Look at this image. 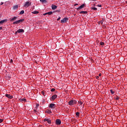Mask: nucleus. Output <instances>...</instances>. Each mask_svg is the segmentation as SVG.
Here are the masks:
<instances>
[{
    "mask_svg": "<svg viewBox=\"0 0 127 127\" xmlns=\"http://www.w3.org/2000/svg\"><path fill=\"white\" fill-rule=\"evenodd\" d=\"M100 45H105V43L103 42H100Z\"/></svg>",
    "mask_w": 127,
    "mask_h": 127,
    "instance_id": "25",
    "label": "nucleus"
},
{
    "mask_svg": "<svg viewBox=\"0 0 127 127\" xmlns=\"http://www.w3.org/2000/svg\"><path fill=\"white\" fill-rule=\"evenodd\" d=\"M96 79H99V76H97L96 77Z\"/></svg>",
    "mask_w": 127,
    "mask_h": 127,
    "instance_id": "41",
    "label": "nucleus"
},
{
    "mask_svg": "<svg viewBox=\"0 0 127 127\" xmlns=\"http://www.w3.org/2000/svg\"><path fill=\"white\" fill-rule=\"evenodd\" d=\"M46 113L47 114H52V112H51V111L48 110L46 111Z\"/></svg>",
    "mask_w": 127,
    "mask_h": 127,
    "instance_id": "17",
    "label": "nucleus"
},
{
    "mask_svg": "<svg viewBox=\"0 0 127 127\" xmlns=\"http://www.w3.org/2000/svg\"><path fill=\"white\" fill-rule=\"evenodd\" d=\"M59 11V12H60V10H57V11Z\"/></svg>",
    "mask_w": 127,
    "mask_h": 127,
    "instance_id": "44",
    "label": "nucleus"
},
{
    "mask_svg": "<svg viewBox=\"0 0 127 127\" xmlns=\"http://www.w3.org/2000/svg\"><path fill=\"white\" fill-rule=\"evenodd\" d=\"M39 107V104H36V108H38Z\"/></svg>",
    "mask_w": 127,
    "mask_h": 127,
    "instance_id": "34",
    "label": "nucleus"
},
{
    "mask_svg": "<svg viewBox=\"0 0 127 127\" xmlns=\"http://www.w3.org/2000/svg\"><path fill=\"white\" fill-rule=\"evenodd\" d=\"M97 6H98L99 7H102V5L98 4V5H97Z\"/></svg>",
    "mask_w": 127,
    "mask_h": 127,
    "instance_id": "32",
    "label": "nucleus"
},
{
    "mask_svg": "<svg viewBox=\"0 0 127 127\" xmlns=\"http://www.w3.org/2000/svg\"><path fill=\"white\" fill-rule=\"evenodd\" d=\"M17 32H18V33H23L24 32V30L22 29H19L17 31Z\"/></svg>",
    "mask_w": 127,
    "mask_h": 127,
    "instance_id": "11",
    "label": "nucleus"
},
{
    "mask_svg": "<svg viewBox=\"0 0 127 127\" xmlns=\"http://www.w3.org/2000/svg\"><path fill=\"white\" fill-rule=\"evenodd\" d=\"M18 5H14L13 6V9H16L17 8H18Z\"/></svg>",
    "mask_w": 127,
    "mask_h": 127,
    "instance_id": "21",
    "label": "nucleus"
},
{
    "mask_svg": "<svg viewBox=\"0 0 127 127\" xmlns=\"http://www.w3.org/2000/svg\"><path fill=\"white\" fill-rule=\"evenodd\" d=\"M3 4V2H1L0 5H2Z\"/></svg>",
    "mask_w": 127,
    "mask_h": 127,
    "instance_id": "40",
    "label": "nucleus"
},
{
    "mask_svg": "<svg viewBox=\"0 0 127 127\" xmlns=\"http://www.w3.org/2000/svg\"><path fill=\"white\" fill-rule=\"evenodd\" d=\"M78 104H79L80 105H83V102L81 101H78Z\"/></svg>",
    "mask_w": 127,
    "mask_h": 127,
    "instance_id": "26",
    "label": "nucleus"
},
{
    "mask_svg": "<svg viewBox=\"0 0 127 127\" xmlns=\"http://www.w3.org/2000/svg\"><path fill=\"white\" fill-rule=\"evenodd\" d=\"M41 2H43V3H47V1L46 0H40Z\"/></svg>",
    "mask_w": 127,
    "mask_h": 127,
    "instance_id": "16",
    "label": "nucleus"
},
{
    "mask_svg": "<svg viewBox=\"0 0 127 127\" xmlns=\"http://www.w3.org/2000/svg\"><path fill=\"white\" fill-rule=\"evenodd\" d=\"M17 32H17V31L15 32V34H16V33H17Z\"/></svg>",
    "mask_w": 127,
    "mask_h": 127,
    "instance_id": "45",
    "label": "nucleus"
},
{
    "mask_svg": "<svg viewBox=\"0 0 127 127\" xmlns=\"http://www.w3.org/2000/svg\"><path fill=\"white\" fill-rule=\"evenodd\" d=\"M92 8V9H93V10H97V8H96V7H92L91 8Z\"/></svg>",
    "mask_w": 127,
    "mask_h": 127,
    "instance_id": "29",
    "label": "nucleus"
},
{
    "mask_svg": "<svg viewBox=\"0 0 127 127\" xmlns=\"http://www.w3.org/2000/svg\"><path fill=\"white\" fill-rule=\"evenodd\" d=\"M67 21H68V18L66 17H64L61 20L62 23H65V22H67Z\"/></svg>",
    "mask_w": 127,
    "mask_h": 127,
    "instance_id": "6",
    "label": "nucleus"
},
{
    "mask_svg": "<svg viewBox=\"0 0 127 127\" xmlns=\"http://www.w3.org/2000/svg\"><path fill=\"white\" fill-rule=\"evenodd\" d=\"M60 19H61V17H59L58 18L57 20L59 21Z\"/></svg>",
    "mask_w": 127,
    "mask_h": 127,
    "instance_id": "33",
    "label": "nucleus"
},
{
    "mask_svg": "<svg viewBox=\"0 0 127 127\" xmlns=\"http://www.w3.org/2000/svg\"><path fill=\"white\" fill-rule=\"evenodd\" d=\"M51 92H54V91H55V89L54 88H52L51 90Z\"/></svg>",
    "mask_w": 127,
    "mask_h": 127,
    "instance_id": "31",
    "label": "nucleus"
},
{
    "mask_svg": "<svg viewBox=\"0 0 127 127\" xmlns=\"http://www.w3.org/2000/svg\"><path fill=\"white\" fill-rule=\"evenodd\" d=\"M3 122V119H0V124H1V123H2Z\"/></svg>",
    "mask_w": 127,
    "mask_h": 127,
    "instance_id": "30",
    "label": "nucleus"
},
{
    "mask_svg": "<svg viewBox=\"0 0 127 127\" xmlns=\"http://www.w3.org/2000/svg\"><path fill=\"white\" fill-rule=\"evenodd\" d=\"M99 77H101L102 76V73H99Z\"/></svg>",
    "mask_w": 127,
    "mask_h": 127,
    "instance_id": "36",
    "label": "nucleus"
},
{
    "mask_svg": "<svg viewBox=\"0 0 127 127\" xmlns=\"http://www.w3.org/2000/svg\"><path fill=\"white\" fill-rule=\"evenodd\" d=\"M23 21H24V19H21L20 20H18L17 21H16L13 23V24H18V23H20L22 22Z\"/></svg>",
    "mask_w": 127,
    "mask_h": 127,
    "instance_id": "2",
    "label": "nucleus"
},
{
    "mask_svg": "<svg viewBox=\"0 0 127 127\" xmlns=\"http://www.w3.org/2000/svg\"><path fill=\"white\" fill-rule=\"evenodd\" d=\"M23 13H24V10H22L20 12L19 14H23Z\"/></svg>",
    "mask_w": 127,
    "mask_h": 127,
    "instance_id": "22",
    "label": "nucleus"
},
{
    "mask_svg": "<svg viewBox=\"0 0 127 127\" xmlns=\"http://www.w3.org/2000/svg\"><path fill=\"white\" fill-rule=\"evenodd\" d=\"M57 8V6L56 5L52 4V9L54 10L56 9Z\"/></svg>",
    "mask_w": 127,
    "mask_h": 127,
    "instance_id": "15",
    "label": "nucleus"
},
{
    "mask_svg": "<svg viewBox=\"0 0 127 127\" xmlns=\"http://www.w3.org/2000/svg\"><path fill=\"white\" fill-rule=\"evenodd\" d=\"M16 19H17V17H16V16H14L13 18H12L10 20V21H14L16 20Z\"/></svg>",
    "mask_w": 127,
    "mask_h": 127,
    "instance_id": "13",
    "label": "nucleus"
},
{
    "mask_svg": "<svg viewBox=\"0 0 127 127\" xmlns=\"http://www.w3.org/2000/svg\"><path fill=\"white\" fill-rule=\"evenodd\" d=\"M56 98H57V95H54L52 96V97L51 98V101H54V100H55V99H56Z\"/></svg>",
    "mask_w": 127,
    "mask_h": 127,
    "instance_id": "9",
    "label": "nucleus"
},
{
    "mask_svg": "<svg viewBox=\"0 0 127 127\" xmlns=\"http://www.w3.org/2000/svg\"><path fill=\"white\" fill-rule=\"evenodd\" d=\"M101 24H103V21H101Z\"/></svg>",
    "mask_w": 127,
    "mask_h": 127,
    "instance_id": "42",
    "label": "nucleus"
},
{
    "mask_svg": "<svg viewBox=\"0 0 127 127\" xmlns=\"http://www.w3.org/2000/svg\"><path fill=\"white\" fill-rule=\"evenodd\" d=\"M41 93L42 94L43 96H45V92L44 91H42L41 92Z\"/></svg>",
    "mask_w": 127,
    "mask_h": 127,
    "instance_id": "28",
    "label": "nucleus"
},
{
    "mask_svg": "<svg viewBox=\"0 0 127 127\" xmlns=\"http://www.w3.org/2000/svg\"><path fill=\"white\" fill-rule=\"evenodd\" d=\"M20 101H21V102H26V99L24 98H22V99H20Z\"/></svg>",
    "mask_w": 127,
    "mask_h": 127,
    "instance_id": "19",
    "label": "nucleus"
},
{
    "mask_svg": "<svg viewBox=\"0 0 127 127\" xmlns=\"http://www.w3.org/2000/svg\"><path fill=\"white\" fill-rule=\"evenodd\" d=\"M75 115L77 116V117H79L80 113L79 112H76Z\"/></svg>",
    "mask_w": 127,
    "mask_h": 127,
    "instance_id": "27",
    "label": "nucleus"
},
{
    "mask_svg": "<svg viewBox=\"0 0 127 127\" xmlns=\"http://www.w3.org/2000/svg\"><path fill=\"white\" fill-rule=\"evenodd\" d=\"M75 104H77V101L76 100H70L68 102V105L69 106H73V105H75Z\"/></svg>",
    "mask_w": 127,
    "mask_h": 127,
    "instance_id": "1",
    "label": "nucleus"
},
{
    "mask_svg": "<svg viewBox=\"0 0 127 127\" xmlns=\"http://www.w3.org/2000/svg\"><path fill=\"white\" fill-rule=\"evenodd\" d=\"M32 13H33V14H37V13H39V12H38V11H34L32 12Z\"/></svg>",
    "mask_w": 127,
    "mask_h": 127,
    "instance_id": "18",
    "label": "nucleus"
},
{
    "mask_svg": "<svg viewBox=\"0 0 127 127\" xmlns=\"http://www.w3.org/2000/svg\"><path fill=\"white\" fill-rule=\"evenodd\" d=\"M76 5H78V3H75V4H74V6H76Z\"/></svg>",
    "mask_w": 127,
    "mask_h": 127,
    "instance_id": "39",
    "label": "nucleus"
},
{
    "mask_svg": "<svg viewBox=\"0 0 127 127\" xmlns=\"http://www.w3.org/2000/svg\"><path fill=\"white\" fill-rule=\"evenodd\" d=\"M34 113H36V110H34Z\"/></svg>",
    "mask_w": 127,
    "mask_h": 127,
    "instance_id": "43",
    "label": "nucleus"
},
{
    "mask_svg": "<svg viewBox=\"0 0 127 127\" xmlns=\"http://www.w3.org/2000/svg\"><path fill=\"white\" fill-rule=\"evenodd\" d=\"M8 79H10V77H8Z\"/></svg>",
    "mask_w": 127,
    "mask_h": 127,
    "instance_id": "46",
    "label": "nucleus"
},
{
    "mask_svg": "<svg viewBox=\"0 0 127 127\" xmlns=\"http://www.w3.org/2000/svg\"><path fill=\"white\" fill-rule=\"evenodd\" d=\"M0 30H2V27H0Z\"/></svg>",
    "mask_w": 127,
    "mask_h": 127,
    "instance_id": "37",
    "label": "nucleus"
},
{
    "mask_svg": "<svg viewBox=\"0 0 127 127\" xmlns=\"http://www.w3.org/2000/svg\"><path fill=\"white\" fill-rule=\"evenodd\" d=\"M5 97L8 99H12V98H13V96L10 95V94H6Z\"/></svg>",
    "mask_w": 127,
    "mask_h": 127,
    "instance_id": "10",
    "label": "nucleus"
},
{
    "mask_svg": "<svg viewBox=\"0 0 127 127\" xmlns=\"http://www.w3.org/2000/svg\"><path fill=\"white\" fill-rule=\"evenodd\" d=\"M115 99L117 101H119V100H120V97L119 96H117L116 97H115Z\"/></svg>",
    "mask_w": 127,
    "mask_h": 127,
    "instance_id": "23",
    "label": "nucleus"
},
{
    "mask_svg": "<svg viewBox=\"0 0 127 127\" xmlns=\"http://www.w3.org/2000/svg\"><path fill=\"white\" fill-rule=\"evenodd\" d=\"M31 5V2L29 1H26L24 5V7H28V6H30Z\"/></svg>",
    "mask_w": 127,
    "mask_h": 127,
    "instance_id": "3",
    "label": "nucleus"
},
{
    "mask_svg": "<svg viewBox=\"0 0 127 127\" xmlns=\"http://www.w3.org/2000/svg\"><path fill=\"white\" fill-rule=\"evenodd\" d=\"M50 109H55L56 108V105L54 103H51L49 106Z\"/></svg>",
    "mask_w": 127,
    "mask_h": 127,
    "instance_id": "4",
    "label": "nucleus"
},
{
    "mask_svg": "<svg viewBox=\"0 0 127 127\" xmlns=\"http://www.w3.org/2000/svg\"><path fill=\"white\" fill-rule=\"evenodd\" d=\"M47 14H48V12H46V13H44V15H47Z\"/></svg>",
    "mask_w": 127,
    "mask_h": 127,
    "instance_id": "35",
    "label": "nucleus"
},
{
    "mask_svg": "<svg viewBox=\"0 0 127 127\" xmlns=\"http://www.w3.org/2000/svg\"><path fill=\"white\" fill-rule=\"evenodd\" d=\"M6 22H7V19H5L0 21V24H3V23H5Z\"/></svg>",
    "mask_w": 127,
    "mask_h": 127,
    "instance_id": "7",
    "label": "nucleus"
},
{
    "mask_svg": "<svg viewBox=\"0 0 127 127\" xmlns=\"http://www.w3.org/2000/svg\"><path fill=\"white\" fill-rule=\"evenodd\" d=\"M84 6H85V4H82L78 8H77V10H79V9H81V8H83Z\"/></svg>",
    "mask_w": 127,
    "mask_h": 127,
    "instance_id": "12",
    "label": "nucleus"
},
{
    "mask_svg": "<svg viewBox=\"0 0 127 127\" xmlns=\"http://www.w3.org/2000/svg\"><path fill=\"white\" fill-rule=\"evenodd\" d=\"M52 13H53V12H52V11L48 12V14L49 15H51V14H52Z\"/></svg>",
    "mask_w": 127,
    "mask_h": 127,
    "instance_id": "20",
    "label": "nucleus"
},
{
    "mask_svg": "<svg viewBox=\"0 0 127 127\" xmlns=\"http://www.w3.org/2000/svg\"><path fill=\"white\" fill-rule=\"evenodd\" d=\"M110 92L112 94H115V91H113V89L110 90Z\"/></svg>",
    "mask_w": 127,
    "mask_h": 127,
    "instance_id": "24",
    "label": "nucleus"
},
{
    "mask_svg": "<svg viewBox=\"0 0 127 127\" xmlns=\"http://www.w3.org/2000/svg\"><path fill=\"white\" fill-rule=\"evenodd\" d=\"M13 62V61H12V59H11V60H10V63H12Z\"/></svg>",
    "mask_w": 127,
    "mask_h": 127,
    "instance_id": "38",
    "label": "nucleus"
},
{
    "mask_svg": "<svg viewBox=\"0 0 127 127\" xmlns=\"http://www.w3.org/2000/svg\"><path fill=\"white\" fill-rule=\"evenodd\" d=\"M56 124L57 125V126H60V125H61V120L60 119H57Z\"/></svg>",
    "mask_w": 127,
    "mask_h": 127,
    "instance_id": "5",
    "label": "nucleus"
},
{
    "mask_svg": "<svg viewBox=\"0 0 127 127\" xmlns=\"http://www.w3.org/2000/svg\"><path fill=\"white\" fill-rule=\"evenodd\" d=\"M79 13L82 14H87L88 13V12L87 11H81L79 12Z\"/></svg>",
    "mask_w": 127,
    "mask_h": 127,
    "instance_id": "14",
    "label": "nucleus"
},
{
    "mask_svg": "<svg viewBox=\"0 0 127 127\" xmlns=\"http://www.w3.org/2000/svg\"><path fill=\"white\" fill-rule=\"evenodd\" d=\"M44 122H47L48 124H51V123H52L51 120L46 119V118L44 119Z\"/></svg>",
    "mask_w": 127,
    "mask_h": 127,
    "instance_id": "8",
    "label": "nucleus"
}]
</instances>
